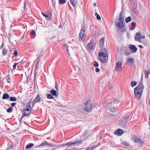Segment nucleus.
Returning a JSON list of instances; mask_svg holds the SVG:
<instances>
[{"label": "nucleus", "instance_id": "obj_59", "mask_svg": "<svg viewBox=\"0 0 150 150\" xmlns=\"http://www.w3.org/2000/svg\"><path fill=\"white\" fill-rule=\"evenodd\" d=\"M93 6L94 7H96V3H94L93 4Z\"/></svg>", "mask_w": 150, "mask_h": 150}, {"label": "nucleus", "instance_id": "obj_4", "mask_svg": "<svg viewBox=\"0 0 150 150\" xmlns=\"http://www.w3.org/2000/svg\"><path fill=\"white\" fill-rule=\"evenodd\" d=\"M105 52H99L98 53V56L99 58H108V56L107 50L104 49Z\"/></svg>", "mask_w": 150, "mask_h": 150}, {"label": "nucleus", "instance_id": "obj_34", "mask_svg": "<svg viewBox=\"0 0 150 150\" xmlns=\"http://www.w3.org/2000/svg\"><path fill=\"white\" fill-rule=\"evenodd\" d=\"M2 54L4 55L7 53V50L5 48H3L2 50Z\"/></svg>", "mask_w": 150, "mask_h": 150}, {"label": "nucleus", "instance_id": "obj_29", "mask_svg": "<svg viewBox=\"0 0 150 150\" xmlns=\"http://www.w3.org/2000/svg\"><path fill=\"white\" fill-rule=\"evenodd\" d=\"M100 58V60L101 61V62H103V63H106L107 61L108 58H104L103 59L101 58Z\"/></svg>", "mask_w": 150, "mask_h": 150}, {"label": "nucleus", "instance_id": "obj_13", "mask_svg": "<svg viewBox=\"0 0 150 150\" xmlns=\"http://www.w3.org/2000/svg\"><path fill=\"white\" fill-rule=\"evenodd\" d=\"M129 49L131 50V52L133 53H134L136 52L137 50V48L136 47L133 45H130L129 46Z\"/></svg>", "mask_w": 150, "mask_h": 150}, {"label": "nucleus", "instance_id": "obj_47", "mask_svg": "<svg viewBox=\"0 0 150 150\" xmlns=\"http://www.w3.org/2000/svg\"><path fill=\"white\" fill-rule=\"evenodd\" d=\"M52 5L54 6V5H55V1L54 0H52Z\"/></svg>", "mask_w": 150, "mask_h": 150}, {"label": "nucleus", "instance_id": "obj_24", "mask_svg": "<svg viewBox=\"0 0 150 150\" xmlns=\"http://www.w3.org/2000/svg\"><path fill=\"white\" fill-rule=\"evenodd\" d=\"M88 48L90 50H92L93 49V44L91 42H90L87 45Z\"/></svg>", "mask_w": 150, "mask_h": 150}, {"label": "nucleus", "instance_id": "obj_41", "mask_svg": "<svg viewBox=\"0 0 150 150\" xmlns=\"http://www.w3.org/2000/svg\"><path fill=\"white\" fill-rule=\"evenodd\" d=\"M146 74H145V76L146 78H148V75L150 73V71H146Z\"/></svg>", "mask_w": 150, "mask_h": 150}, {"label": "nucleus", "instance_id": "obj_17", "mask_svg": "<svg viewBox=\"0 0 150 150\" xmlns=\"http://www.w3.org/2000/svg\"><path fill=\"white\" fill-rule=\"evenodd\" d=\"M51 144L49 143L48 142H47L45 141L42 143L40 144L39 146V147H43L44 146H50Z\"/></svg>", "mask_w": 150, "mask_h": 150}, {"label": "nucleus", "instance_id": "obj_2", "mask_svg": "<svg viewBox=\"0 0 150 150\" xmlns=\"http://www.w3.org/2000/svg\"><path fill=\"white\" fill-rule=\"evenodd\" d=\"M92 110V105L91 102L88 100L85 104V110L87 112H90Z\"/></svg>", "mask_w": 150, "mask_h": 150}, {"label": "nucleus", "instance_id": "obj_25", "mask_svg": "<svg viewBox=\"0 0 150 150\" xmlns=\"http://www.w3.org/2000/svg\"><path fill=\"white\" fill-rule=\"evenodd\" d=\"M9 98V96L8 94L4 93L3 94L2 98L3 99H6L8 98Z\"/></svg>", "mask_w": 150, "mask_h": 150}, {"label": "nucleus", "instance_id": "obj_7", "mask_svg": "<svg viewBox=\"0 0 150 150\" xmlns=\"http://www.w3.org/2000/svg\"><path fill=\"white\" fill-rule=\"evenodd\" d=\"M81 141L80 140L79 141H76L75 142H69L66 144H63V146H71L72 145L77 144V145H79L81 144Z\"/></svg>", "mask_w": 150, "mask_h": 150}, {"label": "nucleus", "instance_id": "obj_27", "mask_svg": "<svg viewBox=\"0 0 150 150\" xmlns=\"http://www.w3.org/2000/svg\"><path fill=\"white\" fill-rule=\"evenodd\" d=\"M71 4L74 6L76 5V2L75 0H70Z\"/></svg>", "mask_w": 150, "mask_h": 150}, {"label": "nucleus", "instance_id": "obj_46", "mask_svg": "<svg viewBox=\"0 0 150 150\" xmlns=\"http://www.w3.org/2000/svg\"><path fill=\"white\" fill-rule=\"evenodd\" d=\"M139 144L140 146H142L144 144V142L142 140L140 141L139 142Z\"/></svg>", "mask_w": 150, "mask_h": 150}, {"label": "nucleus", "instance_id": "obj_18", "mask_svg": "<svg viewBox=\"0 0 150 150\" xmlns=\"http://www.w3.org/2000/svg\"><path fill=\"white\" fill-rule=\"evenodd\" d=\"M123 132L124 131L120 129H117V131L115 132V134L120 136L122 135L123 134Z\"/></svg>", "mask_w": 150, "mask_h": 150}, {"label": "nucleus", "instance_id": "obj_64", "mask_svg": "<svg viewBox=\"0 0 150 150\" xmlns=\"http://www.w3.org/2000/svg\"><path fill=\"white\" fill-rule=\"evenodd\" d=\"M2 45H3V44L2 45H1V48H1L2 47Z\"/></svg>", "mask_w": 150, "mask_h": 150}, {"label": "nucleus", "instance_id": "obj_56", "mask_svg": "<svg viewBox=\"0 0 150 150\" xmlns=\"http://www.w3.org/2000/svg\"><path fill=\"white\" fill-rule=\"evenodd\" d=\"M139 47L141 49L143 48L144 47L142 45H139Z\"/></svg>", "mask_w": 150, "mask_h": 150}, {"label": "nucleus", "instance_id": "obj_10", "mask_svg": "<svg viewBox=\"0 0 150 150\" xmlns=\"http://www.w3.org/2000/svg\"><path fill=\"white\" fill-rule=\"evenodd\" d=\"M142 34L139 33H137L135 36V40L136 41L139 42H141Z\"/></svg>", "mask_w": 150, "mask_h": 150}, {"label": "nucleus", "instance_id": "obj_58", "mask_svg": "<svg viewBox=\"0 0 150 150\" xmlns=\"http://www.w3.org/2000/svg\"><path fill=\"white\" fill-rule=\"evenodd\" d=\"M108 88L109 89H110L111 88H112L111 87L110 85L108 86Z\"/></svg>", "mask_w": 150, "mask_h": 150}, {"label": "nucleus", "instance_id": "obj_23", "mask_svg": "<svg viewBox=\"0 0 150 150\" xmlns=\"http://www.w3.org/2000/svg\"><path fill=\"white\" fill-rule=\"evenodd\" d=\"M104 39L103 38H102L99 42V44L100 47H102L104 44Z\"/></svg>", "mask_w": 150, "mask_h": 150}, {"label": "nucleus", "instance_id": "obj_3", "mask_svg": "<svg viewBox=\"0 0 150 150\" xmlns=\"http://www.w3.org/2000/svg\"><path fill=\"white\" fill-rule=\"evenodd\" d=\"M86 37L85 31L84 29H82L79 35V39L80 41H81L83 39Z\"/></svg>", "mask_w": 150, "mask_h": 150}, {"label": "nucleus", "instance_id": "obj_49", "mask_svg": "<svg viewBox=\"0 0 150 150\" xmlns=\"http://www.w3.org/2000/svg\"><path fill=\"white\" fill-rule=\"evenodd\" d=\"M35 33V32L34 30H32V31L31 32V35H33Z\"/></svg>", "mask_w": 150, "mask_h": 150}, {"label": "nucleus", "instance_id": "obj_50", "mask_svg": "<svg viewBox=\"0 0 150 150\" xmlns=\"http://www.w3.org/2000/svg\"><path fill=\"white\" fill-rule=\"evenodd\" d=\"M55 88L57 90V91H58V86L57 85L56 82V86H55Z\"/></svg>", "mask_w": 150, "mask_h": 150}, {"label": "nucleus", "instance_id": "obj_61", "mask_svg": "<svg viewBox=\"0 0 150 150\" xmlns=\"http://www.w3.org/2000/svg\"><path fill=\"white\" fill-rule=\"evenodd\" d=\"M125 144L127 146H128V144L127 143H126Z\"/></svg>", "mask_w": 150, "mask_h": 150}, {"label": "nucleus", "instance_id": "obj_52", "mask_svg": "<svg viewBox=\"0 0 150 150\" xmlns=\"http://www.w3.org/2000/svg\"><path fill=\"white\" fill-rule=\"evenodd\" d=\"M95 70L96 72H98L99 71V69L98 68H96Z\"/></svg>", "mask_w": 150, "mask_h": 150}, {"label": "nucleus", "instance_id": "obj_11", "mask_svg": "<svg viewBox=\"0 0 150 150\" xmlns=\"http://www.w3.org/2000/svg\"><path fill=\"white\" fill-rule=\"evenodd\" d=\"M67 51L69 56H70V54H73L74 53V50L73 48L71 47H67Z\"/></svg>", "mask_w": 150, "mask_h": 150}, {"label": "nucleus", "instance_id": "obj_53", "mask_svg": "<svg viewBox=\"0 0 150 150\" xmlns=\"http://www.w3.org/2000/svg\"><path fill=\"white\" fill-rule=\"evenodd\" d=\"M134 29V27L131 26L130 28V30H133Z\"/></svg>", "mask_w": 150, "mask_h": 150}, {"label": "nucleus", "instance_id": "obj_12", "mask_svg": "<svg viewBox=\"0 0 150 150\" xmlns=\"http://www.w3.org/2000/svg\"><path fill=\"white\" fill-rule=\"evenodd\" d=\"M105 106L111 112H114L116 111L115 109L114 108L112 107V105L111 103L108 104L106 105H105Z\"/></svg>", "mask_w": 150, "mask_h": 150}, {"label": "nucleus", "instance_id": "obj_62", "mask_svg": "<svg viewBox=\"0 0 150 150\" xmlns=\"http://www.w3.org/2000/svg\"><path fill=\"white\" fill-rule=\"evenodd\" d=\"M23 118H21V117L20 118V121L21 122V121L22 120Z\"/></svg>", "mask_w": 150, "mask_h": 150}, {"label": "nucleus", "instance_id": "obj_54", "mask_svg": "<svg viewBox=\"0 0 150 150\" xmlns=\"http://www.w3.org/2000/svg\"><path fill=\"white\" fill-rule=\"evenodd\" d=\"M16 103H12L11 104V106L12 107H14L15 105H16Z\"/></svg>", "mask_w": 150, "mask_h": 150}, {"label": "nucleus", "instance_id": "obj_38", "mask_svg": "<svg viewBox=\"0 0 150 150\" xmlns=\"http://www.w3.org/2000/svg\"><path fill=\"white\" fill-rule=\"evenodd\" d=\"M59 3L60 4H63L66 2V0H59Z\"/></svg>", "mask_w": 150, "mask_h": 150}, {"label": "nucleus", "instance_id": "obj_19", "mask_svg": "<svg viewBox=\"0 0 150 150\" xmlns=\"http://www.w3.org/2000/svg\"><path fill=\"white\" fill-rule=\"evenodd\" d=\"M142 44L146 46H148L149 45V42L147 40H144L142 41H141V42Z\"/></svg>", "mask_w": 150, "mask_h": 150}, {"label": "nucleus", "instance_id": "obj_16", "mask_svg": "<svg viewBox=\"0 0 150 150\" xmlns=\"http://www.w3.org/2000/svg\"><path fill=\"white\" fill-rule=\"evenodd\" d=\"M128 65L131 66L134 63V59L133 58H130L128 59L127 61Z\"/></svg>", "mask_w": 150, "mask_h": 150}, {"label": "nucleus", "instance_id": "obj_55", "mask_svg": "<svg viewBox=\"0 0 150 150\" xmlns=\"http://www.w3.org/2000/svg\"><path fill=\"white\" fill-rule=\"evenodd\" d=\"M13 50H14L13 49L10 50V53L11 54H13Z\"/></svg>", "mask_w": 150, "mask_h": 150}, {"label": "nucleus", "instance_id": "obj_63", "mask_svg": "<svg viewBox=\"0 0 150 150\" xmlns=\"http://www.w3.org/2000/svg\"><path fill=\"white\" fill-rule=\"evenodd\" d=\"M25 5H26L25 3H24V8H25Z\"/></svg>", "mask_w": 150, "mask_h": 150}, {"label": "nucleus", "instance_id": "obj_32", "mask_svg": "<svg viewBox=\"0 0 150 150\" xmlns=\"http://www.w3.org/2000/svg\"><path fill=\"white\" fill-rule=\"evenodd\" d=\"M30 114L29 113H27L24 111V113L23 114V115L21 117V118H23V117L25 116H28Z\"/></svg>", "mask_w": 150, "mask_h": 150}, {"label": "nucleus", "instance_id": "obj_48", "mask_svg": "<svg viewBox=\"0 0 150 150\" xmlns=\"http://www.w3.org/2000/svg\"><path fill=\"white\" fill-rule=\"evenodd\" d=\"M37 71H35H35L34 72V79H35L36 78V76L37 74V72H36Z\"/></svg>", "mask_w": 150, "mask_h": 150}, {"label": "nucleus", "instance_id": "obj_8", "mask_svg": "<svg viewBox=\"0 0 150 150\" xmlns=\"http://www.w3.org/2000/svg\"><path fill=\"white\" fill-rule=\"evenodd\" d=\"M130 116V114L127 115H125L124 117L122 118L121 120L122 122V123L124 125V124H126V123L129 118Z\"/></svg>", "mask_w": 150, "mask_h": 150}, {"label": "nucleus", "instance_id": "obj_14", "mask_svg": "<svg viewBox=\"0 0 150 150\" xmlns=\"http://www.w3.org/2000/svg\"><path fill=\"white\" fill-rule=\"evenodd\" d=\"M41 99L39 95L38 94L33 101V104H35L37 102L40 101Z\"/></svg>", "mask_w": 150, "mask_h": 150}, {"label": "nucleus", "instance_id": "obj_42", "mask_svg": "<svg viewBox=\"0 0 150 150\" xmlns=\"http://www.w3.org/2000/svg\"><path fill=\"white\" fill-rule=\"evenodd\" d=\"M12 107H11L6 110V111L8 112H11L12 111Z\"/></svg>", "mask_w": 150, "mask_h": 150}, {"label": "nucleus", "instance_id": "obj_44", "mask_svg": "<svg viewBox=\"0 0 150 150\" xmlns=\"http://www.w3.org/2000/svg\"><path fill=\"white\" fill-rule=\"evenodd\" d=\"M18 64V63H15L14 65H13V69L14 70H15L16 69V65Z\"/></svg>", "mask_w": 150, "mask_h": 150}, {"label": "nucleus", "instance_id": "obj_1", "mask_svg": "<svg viewBox=\"0 0 150 150\" xmlns=\"http://www.w3.org/2000/svg\"><path fill=\"white\" fill-rule=\"evenodd\" d=\"M124 17L122 14L121 12L119 16V18L117 20H115V26L119 29H122L124 28L125 23L124 21Z\"/></svg>", "mask_w": 150, "mask_h": 150}, {"label": "nucleus", "instance_id": "obj_35", "mask_svg": "<svg viewBox=\"0 0 150 150\" xmlns=\"http://www.w3.org/2000/svg\"><path fill=\"white\" fill-rule=\"evenodd\" d=\"M6 79L8 83H11V81H10V78L9 76V75L7 76L6 77Z\"/></svg>", "mask_w": 150, "mask_h": 150}, {"label": "nucleus", "instance_id": "obj_39", "mask_svg": "<svg viewBox=\"0 0 150 150\" xmlns=\"http://www.w3.org/2000/svg\"><path fill=\"white\" fill-rule=\"evenodd\" d=\"M10 100L12 101H15L17 100L16 98L15 97H11L10 98Z\"/></svg>", "mask_w": 150, "mask_h": 150}, {"label": "nucleus", "instance_id": "obj_43", "mask_svg": "<svg viewBox=\"0 0 150 150\" xmlns=\"http://www.w3.org/2000/svg\"><path fill=\"white\" fill-rule=\"evenodd\" d=\"M95 63L94 64V67H97L98 66V62L96 61H94Z\"/></svg>", "mask_w": 150, "mask_h": 150}, {"label": "nucleus", "instance_id": "obj_31", "mask_svg": "<svg viewBox=\"0 0 150 150\" xmlns=\"http://www.w3.org/2000/svg\"><path fill=\"white\" fill-rule=\"evenodd\" d=\"M130 53L127 50H125L124 51V54L125 56H127L130 54Z\"/></svg>", "mask_w": 150, "mask_h": 150}, {"label": "nucleus", "instance_id": "obj_26", "mask_svg": "<svg viewBox=\"0 0 150 150\" xmlns=\"http://www.w3.org/2000/svg\"><path fill=\"white\" fill-rule=\"evenodd\" d=\"M34 146V144L33 143H29L26 146V149H28L33 147Z\"/></svg>", "mask_w": 150, "mask_h": 150}, {"label": "nucleus", "instance_id": "obj_21", "mask_svg": "<svg viewBox=\"0 0 150 150\" xmlns=\"http://www.w3.org/2000/svg\"><path fill=\"white\" fill-rule=\"evenodd\" d=\"M112 100L113 101V104H117L120 102L119 99L118 98H113L112 99Z\"/></svg>", "mask_w": 150, "mask_h": 150}, {"label": "nucleus", "instance_id": "obj_20", "mask_svg": "<svg viewBox=\"0 0 150 150\" xmlns=\"http://www.w3.org/2000/svg\"><path fill=\"white\" fill-rule=\"evenodd\" d=\"M50 93H51L52 96H55L56 97H57L58 96L56 91L54 89H52L50 91Z\"/></svg>", "mask_w": 150, "mask_h": 150}, {"label": "nucleus", "instance_id": "obj_57", "mask_svg": "<svg viewBox=\"0 0 150 150\" xmlns=\"http://www.w3.org/2000/svg\"><path fill=\"white\" fill-rule=\"evenodd\" d=\"M63 144H62V145H59L58 146L59 147V148H60V147H61L62 146H63Z\"/></svg>", "mask_w": 150, "mask_h": 150}, {"label": "nucleus", "instance_id": "obj_9", "mask_svg": "<svg viewBox=\"0 0 150 150\" xmlns=\"http://www.w3.org/2000/svg\"><path fill=\"white\" fill-rule=\"evenodd\" d=\"M144 88V86L143 83H142V82H141L140 83H139V85L135 87L134 89H135V90H137L139 91H142V92Z\"/></svg>", "mask_w": 150, "mask_h": 150}, {"label": "nucleus", "instance_id": "obj_15", "mask_svg": "<svg viewBox=\"0 0 150 150\" xmlns=\"http://www.w3.org/2000/svg\"><path fill=\"white\" fill-rule=\"evenodd\" d=\"M40 60V57H38L36 59V63L35 64V70L37 71L38 67V66L39 64Z\"/></svg>", "mask_w": 150, "mask_h": 150}, {"label": "nucleus", "instance_id": "obj_45", "mask_svg": "<svg viewBox=\"0 0 150 150\" xmlns=\"http://www.w3.org/2000/svg\"><path fill=\"white\" fill-rule=\"evenodd\" d=\"M42 15L45 17L46 18H49V16L47 14H45L42 12Z\"/></svg>", "mask_w": 150, "mask_h": 150}, {"label": "nucleus", "instance_id": "obj_22", "mask_svg": "<svg viewBox=\"0 0 150 150\" xmlns=\"http://www.w3.org/2000/svg\"><path fill=\"white\" fill-rule=\"evenodd\" d=\"M133 140L134 142L138 143L140 141V139L139 138H137V136H134L133 137Z\"/></svg>", "mask_w": 150, "mask_h": 150}, {"label": "nucleus", "instance_id": "obj_36", "mask_svg": "<svg viewBox=\"0 0 150 150\" xmlns=\"http://www.w3.org/2000/svg\"><path fill=\"white\" fill-rule=\"evenodd\" d=\"M137 84V82L135 81H132L131 83V86L132 87H133L134 86H135Z\"/></svg>", "mask_w": 150, "mask_h": 150}, {"label": "nucleus", "instance_id": "obj_30", "mask_svg": "<svg viewBox=\"0 0 150 150\" xmlns=\"http://www.w3.org/2000/svg\"><path fill=\"white\" fill-rule=\"evenodd\" d=\"M30 110H32L31 108V107L30 106H27L24 109V111H29Z\"/></svg>", "mask_w": 150, "mask_h": 150}, {"label": "nucleus", "instance_id": "obj_51", "mask_svg": "<svg viewBox=\"0 0 150 150\" xmlns=\"http://www.w3.org/2000/svg\"><path fill=\"white\" fill-rule=\"evenodd\" d=\"M135 23L134 22H132L131 23V25L132 26L134 27Z\"/></svg>", "mask_w": 150, "mask_h": 150}, {"label": "nucleus", "instance_id": "obj_37", "mask_svg": "<svg viewBox=\"0 0 150 150\" xmlns=\"http://www.w3.org/2000/svg\"><path fill=\"white\" fill-rule=\"evenodd\" d=\"M13 54L14 55L15 57H17L18 54V52L16 50H14Z\"/></svg>", "mask_w": 150, "mask_h": 150}, {"label": "nucleus", "instance_id": "obj_60", "mask_svg": "<svg viewBox=\"0 0 150 150\" xmlns=\"http://www.w3.org/2000/svg\"><path fill=\"white\" fill-rule=\"evenodd\" d=\"M145 37V36L144 35H143V36H142V35H141V38H144Z\"/></svg>", "mask_w": 150, "mask_h": 150}, {"label": "nucleus", "instance_id": "obj_5", "mask_svg": "<svg viewBox=\"0 0 150 150\" xmlns=\"http://www.w3.org/2000/svg\"><path fill=\"white\" fill-rule=\"evenodd\" d=\"M122 63L121 62L119 61L116 62L115 70L116 71H121L122 70Z\"/></svg>", "mask_w": 150, "mask_h": 150}, {"label": "nucleus", "instance_id": "obj_40", "mask_svg": "<svg viewBox=\"0 0 150 150\" xmlns=\"http://www.w3.org/2000/svg\"><path fill=\"white\" fill-rule=\"evenodd\" d=\"M95 14L96 16V18L97 19H98V20L100 19H101L100 17V15H99L97 13H96Z\"/></svg>", "mask_w": 150, "mask_h": 150}, {"label": "nucleus", "instance_id": "obj_28", "mask_svg": "<svg viewBox=\"0 0 150 150\" xmlns=\"http://www.w3.org/2000/svg\"><path fill=\"white\" fill-rule=\"evenodd\" d=\"M46 96L48 99H52L54 98L52 95L49 93H47L46 94Z\"/></svg>", "mask_w": 150, "mask_h": 150}, {"label": "nucleus", "instance_id": "obj_33", "mask_svg": "<svg viewBox=\"0 0 150 150\" xmlns=\"http://www.w3.org/2000/svg\"><path fill=\"white\" fill-rule=\"evenodd\" d=\"M131 17L130 16H129L125 18V21L126 23H128L131 20Z\"/></svg>", "mask_w": 150, "mask_h": 150}, {"label": "nucleus", "instance_id": "obj_6", "mask_svg": "<svg viewBox=\"0 0 150 150\" xmlns=\"http://www.w3.org/2000/svg\"><path fill=\"white\" fill-rule=\"evenodd\" d=\"M134 92L135 96L136 98L138 99H139L141 97V95L142 92V91H139L137 90H135L134 89Z\"/></svg>", "mask_w": 150, "mask_h": 150}]
</instances>
